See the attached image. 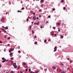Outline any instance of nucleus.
<instances>
[{
    "mask_svg": "<svg viewBox=\"0 0 73 73\" xmlns=\"http://www.w3.org/2000/svg\"><path fill=\"white\" fill-rule=\"evenodd\" d=\"M14 50V48L13 49L12 48H10V50L9 51V52H12V51H13Z\"/></svg>",
    "mask_w": 73,
    "mask_h": 73,
    "instance_id": "nucleus-1",
    "label": "nucleus"
},
{
    "mask_svg": "<svg viewBox=\"0 0 73 73\" xmlns=\"http://www.w3.org/2000/svg\"><path fill=\"white\" fill-rule=\"evenodd\" d=\"M54 49H55L54 50V52H56L57 50V46H56L55 48H54Z\"/></svg>",
    "mask_w": 73,
    "mask_h": 73,
    "instance_id": "nucleus-2",
    "label": "nucleus"
},
{
    "mask_svg": "<svg viewBox=\"0 0 73 73\" xmlns=\"http://www.w3.org/2000/svg\"><path fill=\"white\" fill-rule=\"evenodd\" d=\"M1 20V22H2V23H3L4 21V18H2Z\"/></svg>",
    "mask_w": 73,
    "mask_h": 73,
    "instance_id": "nucleus-3",
    "label": "nucleus"
},
{
    "mask_svg": "<svg viewBox=\"0 0 73 73\" xmlns=\"http://www.w3.org/2000/svg\"><path fill=\"white\" fill-rule=\"evenodd\" d=\"M57 70L58 72H61V69H57Z\"/></svg>",
    "mask_w": 73,
    "mask_h": 73,
    "instance_id": "nucleus-4",
    "label": "nucleus"
},
{
    "mask_svg": "<svg viewBox=\"0 0 73 73\" xmlns=\"http://www.w3.org/2000/svg\"><path fill=\"white\" fill-rule=\"evenodd\" d=\"M6 61V59H5L2 61V62H3V63L5 62Z\"/></svg>",
    "mask_w": 73,
    "mask_h": 73,
    "instance_id": "nucleus-5",
    "label": "nucleus"
},
{
    "mask_svg": "<svg viewBox=\"0 0 73 73\" xmlns=\"http://www.w3.org/2000/svg\"><path fill=\"white\" fill-rule=\"evenodd\" d=\"M2 31H3V32H5V33H7V31H6L4 29H2Z\"/></svg>",
    "mask_w": 73,
    "mask_h": 73,
    "instance_id": "nucleus-6",
    "label": "nucleus"
},
{
    "mask_svg": "<svg viewBox=\"0 0 73 73\" xmlns=\"http://www.w3.org/2000/svg\"><path fill=\"white\" fill-rule=\"evenodd\" d=\"M50 34L51 35H54V33L53 32H51V33H50Z\"/></svg>",
    "mask_w": 73,
    "mask_h": 73,
    "instance_id": "nucleus-7",
    "label": "nucleus"
},
{
    "mask_svg": "<svg viewBox=\"0 0 73 73\" xmlns=\"http://www.w3.org/2000/svg\"><path fill=\"white\" fill-rule=\"evenodd\" d=\"M16 63H14L13 66H16Z\"/></svg>",
    "mask_w": 73,
    "mask_h": 73,
    "instance_id": "nucleus-8",
    "label": "nucleus"
},
{
    "mask_svg": "<svg viewBox=\"0 0 73 73\" xmlns=\"http://www.w3.org/2000/svg\"><path fill=\"white\" fill-rule=\"evenodd\" d=\"M23 65H26V63L25 62H23Z\"/></svg>",
    "mask_w": 73,
    "mask_h": 73,
    "instance_id": "nucleus-9",
    "label": "nucleus"
},
{
    "mask_svg": "<svg viewBox=\"0 0 73 73\" xmlns=\"http://www.w3.org/2000/svg\"><path fill=\"white\" fill-rule=\"evenodd\" d=\"M52 68L54 69H56V66H53L52 67Z\"/></svg>",
    "mask_w": 73,
    "mask_h": 73,
    "instance_id": "nucleus-10",
    "label": "nucleus"
},
{
    "mask_svg": "<svg viewBox=\"0 0 73 73\" xmlns=\"http://www.w3.org/2000/svg\"><path fill=\"white\" fill-rule=\"evenodd\" d=\"M34 24H37V25H38V24H39V22H38L37 23H34Z\"/></svg>",
    "mask_w": 73,
    "mask_h": 73,
    "instance_id": "nucleus-11",
    "label": "nucleus"
},
{
    "mask_svg": "<svg viewBox=\"0 0 73 73\" xmlns=\"http://www.w3.org/2000/svg\"><path fill=\"white\" fill-rule=\"evenodd\" d=\"M60 38H63V37H64V36H62L61 35H60Z\"/></svg>",
    "mask_w": 73,
    "mask_h": 73,
    "instance_id": "nucleus-12",
    "label": "nucleus"
},
{
    "mask_svg": "<svg viewBox=\"0 0 73 73\" xmlns=\"http://www.w3.org/2000/svg\"><path fill=\"white\" fill-rule=\"evenodd\" d=\"M60 64V65H62V66L64 65V64L62 63H61Z\"/></svg>",
    "mask_w": 73,
    "mask_h": 73,
    "instance_id": "nucleus-13",
    "label": "nucleus"
},
{
    "mask_svg": "<svg viewBox=\"0 0 73 73\" xmlns=\"http://www.w3.org/2000/svg\"><path fill=\"white\" fill-rule=\"evenodd\" d=\"M17 66H15L14 67V68L15 69H16V68H17Z\"/></svg>",
    "mask_w": 73,
    "mask_h": 73,
    "instance_id": "nucleus-14",
    "label": "nucleus"
},
{
    "mask_svg": "<svg viewBox=\"0 0 73 73\" xmlns=\"http://www.w3.org/2000/svg\"><path fill=\"white\" fill-rule=\"evenodd\" d=\"M57 25H59V26L60 25V23H58Z\"/></svg>",
    "mask_w": 73,
    "mask_h": 73,
    "instance_id": "nucleus-15",
    "label": "nucleus"
},
{
    "mask_svg": "<svg viewBox=\"0 0 73 73\" xmlns=\"http://www.w3.org/2000/svg\"><path fill=\"white\" fill-rule=\"evenodd\" d=\"M5 29H8V27H6L5 28Z\"/></svg>",
    "mask_w": 73,
    "mask_h": 73,
    "instance_id": "nucleus-16",
    "label": "nucleus"
},
{
    "mask_svg": "<svg viewBox=\"0 0 73 73\" xmlns=\"http://www.w3.org/2000/svg\"><path fill=\"white\" fill-rule=\"evenodd\" d=\"M33 20H36V17H35H35H33Z\"/></svg>",
    "mask_w": 73,
    "mask_h": 73,
    "instance_id": "nucleus-17",
    "label": "nucleus"
},
{
    "mask_svg": "<svg viewBox=\"0 0 73 73\" xmlns=\"http://www.w3.org/2000/svg\"><path fill=\"white\" fill-rule=\"evenodd\" d=\"M14 72H13V71H11L10 72V73H14Z\"/></svg>",
    "mask_w": 73,
    "mask_h": 73,
    "instance_id": "nucleus-18",
    "label": "nucleus"
},
{
    "mask_svg": "<svg viewBox=\"0 0 73 73\" xmlns=\"http://www.w3.org/2000/svg\"><path fill=\"white\" fill-rule=\"evenodd\" d=\"M38 72H39V71H36L35 72V73H38Z\"/></svg>",
    "mask_w": 73,
    "mask_h": 73,
    "instance_id": "nucleus-19",
    "label": "nucleus"
},
{
    "mask_svg": "<svg viewBox=\"0 0 73 73\" xmlns=\"http://www.w3.org/2000/svg\"><path fill=\"white\" fill-rule=\"evenodd\" d=\"M10 56H12V53H11L9 54Z\"/></svg>",
    "mask_w": 73,
    "mask_h": 73,
    "instance_id": "nucleus-20",
    "label": "nucleus"
},
{
    "mask_svg": "<svg viewBox=\"0 0 73 73\" xmlns=\"http://www.w3.org/2000/svg\"><path fill=\"white\" fill-rule=\"evenodd\" d=\"M69 69H70V68L69 67H68L67 68V70H69Z\"/></svg>",
    "mask_w": 73,
    "mask_h": 73,
    "instance_id": "nucleus-21",
    "label": "nucleus"
},
{
    "mask_svg": "<svg viewBox=\"0 0 73 73\" xmlns=\"http://www.w3.org/2000/svg\"><path fill=\"white\" fill-rule=\"evenodd\" d=\"M44 1V0H41L40 1V2L41 3H42V2H43Z\"/></svg>",
    "mask_w": 73,
    "mask_h": 73,
    "instance_id": "nucleus-22",
    "label": "nucleus"
},
{
    "mask_svg": "<svg viewBox=\"0 0 73 73\" xmlns=\"http://www.w3.org/2000/svg\"><path fill=\"white\" fill-rule=\"evenodd\" d=\"M11 60H13V57H11Z\"/></svg>",
    "mask_w": 73,
    "mask_h": 73,
    "instance_id": "nucleus-23",
    "label": "nucleus"
},
{
    "mask_svg": "<svg viewBox=\"0 0 73 73\" xmlns=\"http://www.w3.org/2000/svg\"><path fill=\"white\" fill-rule=\"evenodd\" d=\"M20 67L19 66H18L17 67V68L18 69H20Z\"/></svg>",
    "mask_w": 73,
    "mask_h": 73,
    "instance_id": "nucleus-24",
    "label": "nucleus"
},
{
    "mask_svg": "<svg viewBox=\"0 0 73 73\" xmlns=\"http://www.w3.org/2000/svg\"><path fill=\"white\" fill-rule=\"evenodd\" d=\"M4 59H5V58L4 57L2 58V60H4Z\"/></svg>",
    "mask_w": 73,
    "mask_h": 73,
    "instance_id": "nucleus-25",
    "label": "nucleus"
},
{
    "mask_svg": "<svg viewBox=\"0 0 73 73\" xmlns=\"http://www.w3.org/2000/svg\"><path fill=\"white\" fill-rule=\"evenodd\" d=\"M65 9H66V7H64V10H65Z\"/></svg>",
    "mask_w": 73,
    "mask_h": 73,
    "instance_id": "nucleus-26",
    "label": "nucleus"
},
{
    "mask_svg": "<svg viewBox=\"0 0 73 73\" xmlns=\"http://www.w3.org/2000/svg\"><path fill=\"white\" fill-rule=\"evenodd\" d=\"M61 2H64V1L63 0H62L61 1Z\"/></svg>",
    "mask_w": 73,
    "mask_h": 73,
    "instance_id": "nucleus-27",
    "label": "nucleus"
},
{
    "mask_svg": "<svg viewBox=\"0 0 73 73\" xmlns=\"http://www.w3.org/2000/svg\"><path fill=\"white\" fill-rule=\"evenodd\" d=\"M70 63H72V62H73V61H72V60H70Z\"/></svg>",
    "mask_w": 73,
    "mask_h": 73,
    "instance_id": "nucleus-28",
    "label": "nucleus"
},
{
    "mask_svg": "<svg viewBox=\"0 0 73 73\" xmlns=\"http://www.w3.org/2000/svg\"><path fill=\"white\" fill-rule=\"evenodd\" d=\"M25 9L24 7H22V10H24V9Z\"/></svg>",
    "mask_w": 73,
    "mask_h": 73,
    "instance_id": "nucleus-29",
    "label": "nucleus"
},
{
    "mask_svg": "<svg viewBox=\"0 0 73 73\" xmlns=\"http://www.w3.org/2000/svg\"><path fill=\"white\" fill-rule=\"evenodd\" d=\"M31 69H29V72H31Z\"/></svg>",
    "mask_w": 73,
    "mask_h": 73,
    "instance_id": "nucleus-30",
    "label": "nucleus"
},
{
    "mask_svg": "<svg viewBox=\"0 0 73 73\" xmlns=\"http://www.w3.org/2000/svg\"><path fill=\"white\" fill-rule=\"evenodd\" d=\"M34 43L35 44H37V42H35Z\"/></svg>",
    "mask_w": 73,
    "mask_h": 73,
    "instance_id": "nucleus-31",
    "label": "nucleus"
},
{
    "mask_svg": "<svg viewBox=\"0 0 73 73\" xmlns=\"http://www.w3.org/2000/svg\"><path fill=\"white\" fill-rule=\"evenodd\" d=\"M18 52H19V53H21V52H20V50H19L18 51Z\"/></svg>",
    "mask_w": 73,
    "mask_h": 73,
    "instance_id": "nucleus-32",
    "label": "nucleus"
},
{
    "mask_svg": "<svg viewBox=\"0 0 73 73\" xmlns=\"http://www.w3.org/2000/svg\"><path fill=\"white\" fill-rule=\"evenodd\" d=\"M55 10V9H52V11H54Z\"/></svg>",
    "mask_w": 73,
    "mask_h": 73,
    "instance_id": "nucleus-33",
    "label": "nucleus"
},
{
    "mask_svg": "<svg viewBox=\"0 0 73 73\" xmlns=\"http://www.w3.org/2000/svg\"><path fill=\"white\" fill-rule=\"evenodd\" d=\"M53 29H56V27H53Z\"/></svg>",
    "mask_w": 73,
    "mask_h": 73,
    "instance_id": "nucleus-34",
    "label": "nucleus"
},
{
    "mask_svg": "<svg viewBox=\"0 0 73 73\" xmlns=\"http://www.w3.org/2000/svg\"><path fill=\"white\" fill-rule=\"evenodd\" d=\"M44 41V42H46V40H45Z\"/></svg>",
    "mask_w": 73,
    "mask_h": 73,
    "instance_id": "nucleus-35",
    "label": "nucleus"
},
{
    "mask_svg": "<svg viewBox=\"0 0 73 73\" xmlns=\"http://www.w3.org/2000/svg\"><path fill=\"white\" fill-rule=\"evenodd\" d=\"M32 34L34 33H35L33 31H32Z\"/></svg>",
    "mask_w": 73,
    "mask_h": 73,
    "instance_id": "nucleus-36",
    "label": "nucleus"
},
{
    "mask_svg": "<svg viewBox=\"0 0 73 73\" xmlns=\"http://www.w3.org/2000/svg\"><path fill=\"white\" fill-rule=\"evenodd\" d=\"M41 7H43V6H44V5H43V4H42L41 5Z\"/></svg>",
    "mask_w": 73,
    "mask_h": 73,
    "instance_id": "nucleus-37",
    "label": "nucleus"
},
{
    "mask_svg": "<svg viewBox=\"0 0 73 73\" xmlns=\"http://www.w3.org/2000/svg\"><path fill=\"white\" fill-rule=\"evenodd\" d=\"M2 28H4V29L5 28V27H4V26H3L2 27Z\"/></svg>",
    "mask_w": 73,
    "mask_h": 73,
    "instance_id": "nucleus-38",
    "label": "nucleus"
},
{
    "mask_svg": "<svg viewBox=\"0 0 73 73\" xmlns=\"http://www.w3.org/2000/svg\"><path fill=\"white\" fill-rule=\"evenodd\" d=\"M31 12L32 14H33V12L32 11H31Z\"/></svg>",
    "mask_w": 73,
    "mask_h": 73,
    "instance_id": "nucleus-39",
    "label": "nucleus"
},
{
    "mask_svg": "<svg viewBox=\"0 0 73 73\" xmlns=\"http://www.w3.org/2000/svg\"><path fill=\"white\" fill-rule=\"evenodd\" d=\"M34 38H37V37H36V35H35L34 36Z\"/></svg>",
    "mask_w": 73,
    "mask_h": 73,
    "instance_id": "nucleus-40",
    "label": "nucleus"
},
{
    "mask_svg": "<svg viewBox=\"0 0 73 73\" xmlns=\"http://www.w3.org/2000/svg\"><path fill=\"white\" fill-rule=\"evenodd\" d=\"M46 23V24H47V23H49V22L47 21Z\"/></svg>",
    "mask_w": 73,
    "mask_h": 73,
    "instance_id": "nucleus-41",
    "label": "nucleus"
},
{
    "mask_svg": "<svg viewBox=\"0 0 73 73\" xmlns=\"http://www.w3.org/2000/svg\"><path fill=\"white\" fill-rule=\"evenodd\" d=\"M29 21V19H27V21Z\"/></svg>",
    "mask_w": 73,
    "mask_h": 73,
    "instance_id": "nucleus-42",
    "label": "nucleus"
},
{
    "mask_svg": "<svg viewBox=\"0 0 73 73\" xmlns=\"http://www.w3.org/2000/svg\"><path fill=\"white\" fill-rule=\"evenodd\" d=\"M54 36H57V35H56V34H55Z\"/></svg>",
    "mask_w": 73,
    "mask_h": 73,
    "instance_id": "nucleus-43",
    "label": "nucleus"
},
{
    "mask_svg": "<svg viewBox=\"0 0 73 73\" xmlns=\"http://www.w3.org/2000/svg\"><path fill=\"white\" fill-rule=\"evenodd\" d=\"M0 43H1V44H2L3 42H1V41H0Z\"/></svg>",
    "mask_w": 73,
    "mask_h": 73,
    "instance_id": "nucleus-44",
    "label": "nucleus"
},
{
    "mask_svg": "<svg viewBox=\"0 0 73 73\" xmlns=\"http://www.w3.org/2000/svg\"><path fill=\"white\" fill-rule=\"evenodd\" d=\"M48 18H50V16H48Z\"/></svg>",
    "mask_w": 73,
    "mask_h": 73,
    "instance_id": "nucleus-45",
    "label": "nucleus"
},
{
    "mask_svg": "<svg viewBox=\"0 0 73 73\" xmlns=\"http://www.w3.org/2000/svg\"><path fill=\"white\" fill-rule=\"evenodd\" d=\"M26 72H27V71H28V69H26Z\"/></svg>",
    "mask_w": 73,
    "mask_h": 73,
    "instance_id": "nucleus-46",
    "label": "nucleus"
},
{
    "mask_svg": "<svg viewBox=\"0 0 73 73\" xmlns=\"http://www.w3.org/2000/svg\"><path fill=\"white\" fill-rule=\"evenodd\" d=\"M28 19H31V17H30L29 16L28 17Z\"/></svg>",
    "mask_w": 73,
    "mask_h": 73,
    "instance_id": "nucleus-47",
    "label": "nucleus"
},
{
    "mask_svg": "<svg viewBox=\"0 0 73 73\" xmlns=\"http://www.w3.org/2000/svg\"><path fill=\"white\" fill-rule=\"evenodd\" d=\"M61 73H65V72H62Z\"/></svg>",
    "mask_w": 73,
    "mask_h": 73,
    "instance_id": "nucleus-48",
    "label": "nucleus"
},
{
    "mask_svg": "<svg viewBox=\"0 0 73 73\" xmlns=\"http://www.w3.org/2000/svg\"><path fill=\"white\" fill-rule=\"evenodd\" d=\"M31 28H32V27H31V26H30V29H31Z\"/></svg>",
    "mask_w": 73,
    "mask_h": 73,
    "instance_id": "nucleus-49",
    "label": "nucleus"
},
{
    "mask_svg": "<svg viewBox=\"0 0 73 73\" xmlns=\"http://www.w3.org/2000/svg\"><path fill=\"white\" fill-rule=\"evenodd\" d=\"M8 40H9L10 39V37H9L8 38Z\"/></svg>",
    "mask_w": 73,
    "mask_h": 73,
    "instance_id": "nucleus-50",
    "label": "nucleus"
},
{
    "mask_svg": "<svg viewBox=\"0 0 73 73\" xmlns=\"http://www.w3.org/2000/svg\"><path fill=\"white\" fill-rule=\"evenodd\" d=\"M39 11L40 12H41V9H40V10H39Z\"/></svg>",
    "mask_w": 73,
    "mask_h": 73,
    "instance_id": "nucleus-51",
    "label": "nucleus"
},
{
    "mask_svg": "<svg viewBox=\"0 0 73 73\" xmlns=\"http://www.w3.org/2000/svg\"><path fill=\"white\" fill-rule=\"evenodd\" d=\"M7 13H8V12H6V15H7Z\"/></svg>",
    "mask_w": 73,
    "mask_h": 73,
    "instance_id": "nucleus-52",
    "label": "nucleus"
},
{
    "mask_svg": "<svg viewBox=\"0 0 73 73\" xmlns=\"http://www.w3.org/2000/svg\"><path fill=\"white\" fill-rule=\"evenodd\" d=\"M67 59L68 60H69L70 58H68Z\"/></svg>",
    "mask_w": 73,
    "mask_h": 73,
    "instance_id": "nucleus-53",
    "label": "nucleus"
},
{
    "mask_svg": "<svg viewBox=\"0 0 73 73\" xmlns=\"http://www.w3.org/2000/svg\"><path fill=\"white\" fill-rule=\"evenodd\" d=\"M58 32H60V30L59 29V30H58Z\"/></svg>",
    "mask_w": 73,
    "mask_h": 73,
    "instance_id": "nucleus-54",
    "label": "nucleus"
},
{
    "mask_svg": "<svg viewBox=\"0 0 73 73\" xmlns=\"http://www.w3.org/2000/svg\"><path fill=\"white\" fill-rule=\"evenodd\" d=\"M4 37L5 38H6V36H4Z\"/></svg>",
    "mask_w": 73,
    "mask_h": 73,
    "instance_id": "nucleus-55",
    "label": "nucleus"
},
{
    "mask_svg": "<svg viewBox=\"0 0 73 73\" xmlns=\"http://www.w3.org/2000/svg\"><path fill=\"white\" fill-rule=\"evenodd\" d=\"M40 28H42V26H40Z\"/></svg>",
    "mask_w": 73,
    "mask_h": 73,
    "instance_id": "nucleus-56",
    "label": "nucleus"
},
{
    "mask_svg": "<svg viewBox=\"0 0 73 73\" xmlns=\"http://www.w3.org/2000/svg\"><path fill=\"white\" fill-rule=\"evenodd\" d=\"M20 73H23V72L22 71H21Z\"/></svg>",
    "mask_w": 73,
    "mask_h": 73,
    "instance_id": "nucleus-57",
    "label": "nucleus"
},
{
    "mask_svg": "<svg viewBox=\"0 0 73 73\" xmlns=\"http://www.w3.org/2000/svg\"><path fill=\"white\" fill-rule=\"evenodd\" d=\"M0 67H1V65L0 64Z\"/></svg>",
    "mask_w": 73,
    "mask_h": 73,
    "instance_id": "nucleus-58",
    "label": "nucleus"
},
{
    "mask_svg": "<svg viewBox=\"0 0 73 73\" xmlns=\"http://www.w3.org/2000/svg\"><path fill=\"white\" fill-rule=\"evenodd\" d=\"M50 41V39L49 40H48V41Z\"/></svg>",
    "mask_w": 73,
    "mask_h": 73,
    "instance_id": "nucleus-59",
    "label": "nucleus"
},
{
    "mask_svg": "<svg viewBox=\"0 0 73 73\" xmlns=\"http://www.w3.org/2000/svg\"><path fill=\"white\" fill-rule=\"evenodd\" d=\"M18 12H20V11H19V10H18Z\"/></svg>",
    "mask_w": 73,
    "mask_h": 73,
    "instance_id": "nucleus-60",
    "label": "nucleus"
},
{
    "mask_svg": "<svg viewBox=\"0 0 73 73\" xmlns=\"http://www.w3.org/2000/svg\"><path fill=\"white\" fill-rule=\"evenodd\" d=\"M36 19H38V17L36 18Z\"/></svg>",
    "mask_w": 73,
    "mask_h": 73,
    "instance_id": "nucleus-61",
    "label": "nucleus"
},
{
    "mask_svg": "<svg viewBox=\"0 0 73 73\" xmlns=\"http://www.w3.org/2000/svg\"><path fill=\"white\" fill-rule=\"evenodd\" d=\"M9 44H8V46H9Z\"/></svg>",
    "mask_w": 73,
    "mask_h": 73,
    "instance_id": "nucleus-62",
    "label": "nucleus"
},
{
    "mask_svg": "<svg viewBox=\"0 0 73 73\" xmlns=\"http://www.w3.org/2000/svg\"><path fill=\"white\" fill-rule=\"evenodd\" d=\"M35 13H34V15H35Z\"/></svg>",
    "mask_w": 73,
    "mask_h": 73,
    "instance_id": "nucleus-63",
    "label": "nucleus"
},
{
    "mask_svg": "<svg viewBox=\"0 0 73 73\" xmlns=\"http://www.w3.org/2000/svg\"><path fill=\"white\" fill-rule=\"evenodd\" d=\"M6 61H7H7H8V60H6Z\"/></svg>",
    "mask_w": 73,
    "mask_h": 73,
    "instance_id": "nucleus-64",
    "label": "nucleus"
}]
</instances>
